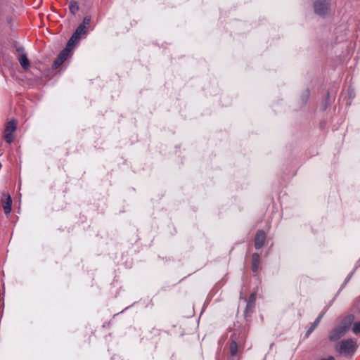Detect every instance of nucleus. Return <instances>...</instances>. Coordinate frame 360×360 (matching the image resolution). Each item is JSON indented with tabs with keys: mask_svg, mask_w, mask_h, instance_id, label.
Wrapping results in <instances>:
<instances>
[{
	"mask_svg": "<svg viewBox=\"0 0 360 360\" xmlns=\"http://www.w3.org/2000/svg\"><path fill=\"white\" fill-rule=\"evenodd\" d=\"M314 11L320 17L327 16L330 12V0H314Z\"/></svg>",
	"mask_w": 360,
	"mask_h": 360,
	"instance_id": "3",
	"label": "nucleus"
},
{
	"mask_svg": "<svg viewBox=\"0 0 360 360\" xmlns=\"http://www.w3.org/2000/svg\"><path fill=\"white\" fill-rule=\"evenodd\" d=\"M354 317L353 315L347 316L341 322L340 325L334 328L329 336L332 341H337L343 337L350 328L351 324L354 321Z\"/></svg>",
	"mask_w": 360,
	"mask_h": 360,
	"instance_id": "1",
	"label": "nucleus"
},
{
	"mask_svg": "<svg viewBox=\"0 0 360 360\" xmlns=\"http://www.w3.org/2000/svg\"><path fill=\"white\" fill-rule=\"evenodd\" d=\"M86 29L84 25H79L75 33L72 34L68 44L69 46L74 47L75 44L78 42L82 35L84 34Z\"/></svg>",
	"mask_w": 360,
	"mask_h": 360,
	"instance_id": "6",
	"label": "nucleus"
},
{
	"mask_svg": "<svg viewBox=\"0 0 360 360\" xmlns=\"http://www.w3.org/2000/svg\"><path fill=\"white\" fill-rule=\"evenodd\" d=\"M230 352L231 354L234 356L238 352V345L236 342H232L230 345Z\"/></svg>",
	"mask_w": 360,
	"mask_h": 360,
	"instance_id": "12",
	"label": "nucleus"
},
{
	"mask_svg": "<svg viewBox=\"0 0 360 360\" xmlns=\"http://www.w3.org/2000/svg\"><path fill=\"white\" fill-rule=\"evenodd\" d=\"M319 318L316 319V321H315V323H314V325L309 329V330L307 331V335L310 334L311 333V331L314 329V328L317 326V324L319 323Z\"/></svg>",
	"mask_w": 360,
	"mask_h": 360,
	"instance_id": "15",
	"label": "nucleus"
},
{
	"mask_svg": "<svg viewBox=\"0 0 360 360\" xmlns=\"http://www.w3.org/2000/svg\"><path fill=\"white\" fill-rule=\"evenodd\" d=\"M19 63L22 68L25 70H28L30 66V61L27 59L26 54L25 53L20 55Z\"/></svg>",
	"mask_w": 360,
	"mask_h": 360,
	"instance_id": "9",
	"label": "nucleus"
},
{
	"mask_svg": "<svg viewBox=\"0 0 360 360\" xmlns=\"http://www.w3.org/2000/svg\"><path fill=\"white\" fill-rule=\"evenodd\" d=\"M251 300H254V295H253L251 296Z\"/></svg>",
	"mask_w": 360,
	"mask_h": 360,
	"instance_id": "16",
	"label": "nucleus"
},
{
	"mask_svg": "<svg viewBox=\"0 0 360 360\" xmlns=\"http://www.w3.org/2000/svg\"><path fill=\"white\" fill-rule=\"evenodd\" d=\"M352 330L355 334L360 333V322H356L354 324Z\"/></svg>",
	"mask_w": 360,
	"mask_h": 360,
	"instance_id": "14",
	"label": "nucleus"
},
{
	"mask_svg": "<svg viewBox=\"0 0 360 360\" xmlns=\"http://www.w3.org/2000/svg\"><path fill=\"white\" fill-rule=\"evenodd\" d=\"M357 348L356 342L352 339H347L340 341L335 347L336 352L345 357L352 356Z\"/></svg>",
	"mask_w": 360,
	"mask_h": 360,
	"instance_id": "2",
	"label": "nucleus"
},
{
	"mask_svg": "<svg viewBox=\"0 0 360 360\" xmlns=\"http://www.w3.org/2000/svg\"><path fill=\"white\" fill-rule=\"evenodd\" d=\"M1 204L6 215H8L11 211L12 199L9 194H3Z\"/></svg>",
	"mask_w": 360,
	"mask_h": 360,
	"instance_id": "7",
	"label": "nucleus"
},
{
	"mask_svg": "<svg viewBox=\"0 0 360 360\" xmlns=\"http://www.w3.org/2000/svg\"><path fill=\"white\" fill-rule=\"evenodd\" d=\"M259 261V255L257 253L253 254L252 257V268L253 271L255 272L258 270Z\"/></svg>",
	"mask_w": 360,
	"mask_h": 360,
	"instance_id": "10",
	"label": "nucleus"
},
{
	"mask_svg": "<svg viewBox=\"0 0 360 360\" xmlns=\"http://www.w3.org/2000/svg\"><path fill=\"white\" fill-rule=\"evenodd\" d=\"M17 129V120H11L10 121H8L4 127V140L8 143H11L13 142L15 139L14 133L15 132Z\"/></svg>",
	"mask_w": 360,
	"mask_h": 360,
	"instance_id": "4",
	"label": "nucleus"
},
{
	"mask_svg": "<svg viewBox=\"0 0 360 360\" xmlns=\"http://www.w3.org/2000/svg\"><path fill=\"white\" fill-rule=\"evenodd\" d=\"M91 22V17L90 16H86L83 22L80 25H84L85 29H87L88 26L89 25Z\"/></svg>",
	"mask_w": 360,
	"mask_h": 360,
	"instance_id": "13",
	"label": "nucleus"
},
{
	"mask_svg": "<svg viewBox=\"0 0 360 360\" xmlns=\"http://www.w3.org/2000/svg\"><path fill=\"white\" fill-rule=\"evenodd\" d=\"M70 11L75 15L79 11V6L77 1L71 0L69 4Z\"/></svg>",
	"mask_w": 360,
	"mask_h": 360,
	"instance_id": "11",
	"label": "nucleus"
},
{
	"mask_svg": "<svg viewBox=\"0 0 360 360\" xmlns=\"http://www.w3.org/2000/svg\"><path fill=\"white\" fill-rule=\"evenodd\" d=\"M266 234L263 231H259L255 238V246L257 249L261 248L265 242Z\"/></svg>",
	"mask_w": 360,
	"mask_h": 360,
	"instance_id": "8",
	"label": "nucleus"
},
{
	"mask_svg": "<svg viewBox=\"0 0 360 360\" xmlns=\"http://www.w3.org/2000/svg\"><path fill=\"white\" fill-rule=\"evenodd\" d=\"M72 48L73 47L72 46H69L68 44H67L66 48L60 53V54L54 61L53 64V68H58L67 59Z\"/></svg>",
	"mask_w": 360,
	"mask_h": 360,
	"instance_id": "5",
	"label": "nucleus"
}]
</instances>
